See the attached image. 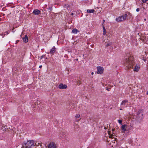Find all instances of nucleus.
Segmentation results:
<instances>
[{"label":"nucleus","instance_id":"7c9ffc66","mask_svg":"<svg viewBox=\"0 0 148 148\" xmlns=\"http://www.w3.org/2000/svg\"><path fill=\"white\" fill-rule=\"evenodd\" d=\"M122 110V109H121V108H120V110Z\"/></svg>","mask_w":148,"mask_h":148},{"label":"nucleus","instance_id":"6e6552de","mask_svg":"<svg viewBox=\"0 0 148 148\" xmlns=\"http://www.w3.org/2000/svg\"><path fill=\"white\" fill-rule=\"evenodd\" d=\"M128 102L127 100H125L123 101L121 103V105L123 107H127V103Z\"/></svg>","mask_w":148,"mask_h":148},{"label":"nucleus","instance_id":"ddd939ff","mask_svg":"<svg viewBox=\"0 0 148 148\" xmlns=\"http://www.w3.org/2000/svg\"><path fill=\"white\" fill-rule=\"evenodd\" d=\"M56 48L54 47H53V48L51 49L50 53H54L55 51Z\"/></svg>","mask_w":148,"mask_h":148},{"label":"nucleus","instance_id":"9b49d317","mask_svg":"<svg viewBox=\"0 0 148 148\" xmlns=\"http://www.w3.org/2000/svg\"><path fill=\"white\" fill-rule=\"evenodd\" d=\"M23 41L25 43L28 42V37L26 35H25L24 37H23L22 38Z\"/></svg>","mask_w":148,"mask_h":148},{"label":"nucleus","instance_id":"423d86ee","mask_svg":"<svg viewBox=\"0 0 148 148\" xmlns=\"http://www.w3.org/2000/svg\"><path fill=\"white\" fill-rule=\"evenodd\" d=\"M56 145L54 143L52 142L49 143L48 146V148H56Z\"/></svg>","mask_w":148,"mask_h":148},{"label":"nucleus","instance_id":"4468645a","mask_svg":"<svg viewBox=\"0 0 148 148\" xmlns=\"http://www.w3.org/2000/svg\"><path fill=\"white\" fill-rule=\"evenodd\" d=\"M95 12V10L93 9L92 10L88 9L87 10V12L88 13H93L94 12Z\"/></svg>","mask_w":148,"mask_h":148},{"label":"nucleus","instance_id":"c85d7f7f","mask_svg":"<svg viewBox=\"0 0 148 148\" xmlns=\"http://www.w3.org/2000/svg\"><path fill=\"white\" fill-rule=\"evenodd\" d=\"M71 15H73V13H71Z\"/></svg>","mask_w":148,"mask_h":148},{"label":"nucleus","instance_id":"1a4fd4ad","mask_svg":"<svg viewBox=\"0 0 148 148\" xmlns=\"http://www.w3.org/2000/svg\"><path fill=\"white\" fill-rule=\"evenodd\" d=\"M140 68V66L139 65L136 64L134 68L133 71L135 72L138 71Z\"/></svg>","mask_w":148,"mask_h":148},{"label":"nucleus","instance_id":"6ab92c4d","mask_svg":"<svg viewBox=\"0 0 148 148\" xmlns=\"http://www.w3.org/2000/svg\"><path fill=\"white\" fill-rule=\"evenodd\" d=\"M112 43L111 42H109L108 43H107V44L106 45V46L107 47H108V46L111 45H112Z\"/></svg>","mask_w":148,"mask_h":148},{"label":"nucleus","instance_id":"aec40b11","mask_svg":"<svg viewBox=\"0 0 148 148\" xmlns=\"http://www.w3.org/2000/svg\"><path fill=\"white\" fill-rule=\"evenodd\" d=\"M118 122L119 123H120L121 124V125H122V120H118Z\"/></svg>","mask_w":148,"mask_h":148},{"label":"nucleus","instance_id":"c756f323","mask_svg":"<svg viewBox=\"0 0 148 148\" xmlns=\"http://www.w3.org/2000/svg\"><path fill=\"white\" fill-rule=\"evenodd\" d=\"M60 137H61V138H63V137H62L61 135H60Z\"/></svg>","mask_w":148,"mask_h":148},{"label":"nucleus","instance_id":"dca6fc26","mask_svg":"<svg viewBox=\"0 0 148 148\" xmlns=\"http://www.w3.org/2000/svg\"><path fill=\"white\" fill-rule=\"evenodd\" d=\"M78 32V30L76 29H74L72 30V32L75 34H77Z\"/></svg>","mask_w":148,"mask_h":148},{"label":"nucleus","instance_id":"e433bc0d","mask_svg":"<svg viewBox=\"0 0 148 148\" xmlns=\"http://www.w3.org/2000/svg\"><path fill=\"white\" fill-rule=\"evenodd\" d=\"M63 134H64V133H62V135H63Z\"/></svg>","mask_w":148,"mask_h":148},{"label":"nucleus","instance_id":"412c9836","mask_svg":"<svg viewBox=\"0 0 148 148\" xmlns=\"http://www.w3.org/2000/svg\"><path fill=\"white\" fill-rule=\"evenodd\" d=\"M148 0H141L142 1L143 3H145L146 1H147Z\"/></svg>","mask_w":148,"mask_h":148},{"label":"nucleus","instance_id":"0eeeda50","mask_svg":"<svg viewBox=\"0 0 148 148\" xmlns=\"http://www.w3.org/2000/svg\"><path fill=\"white\" fill-rule=\"evenodd\" d=\"M58 87L60 89H65L67 88V86L66 84H61L59 85Z\"/></svg>","mask_w":148,"mask_h":148},{"label":"nucleus","instance_id":"a211bd4d","mask_svg":"<svg viewBox=\"0 0 148 148\" xmlns=\"http://www.w3.org/2000/svg\"><path fill=\"white\" fill-rule=\"evenodd\" d=\"M80 116V114H76V115L75 116V117L76 119H78L79 118Z\"/></svg>","mask_w":148,"mask_h":148},{"label":"nucleus","instance_id":"bb28decb","mask_svg":"<svg viewBox=\"0 0 148 148\" xmlns=\"http://www.w3.org/2000/svg\"><path fill=\"white\" fill-rule=\"evenodd\" d=\"M80 119H77V121H79L80 120Z\"/></svg>","mask_w":148,"mask_h":148},{"label":"nucleus","instance_id":"58836bf2","mask_svg":"<svg viewBox=\"0 0 148 148\" xmlns=\"http://www.w3.org/2000/svg\"><path fill=\"white\" fill-rule=\"evenodd\" d=\"M5 127H7L6 126H5Z\"/></svg>","mask_w":148,"mask_h":148},{"label":"nucleus","instance_id":"cd10ccee","mask_svg":"<svg viewBox=\"0 0 148 148\" xmlns=\"http://www.w3.org/2000/svg\"><path fill=\"white\" fill-rule=\"evenodd\" d=\"M103 23H104L105 22V20H103Z\"/></svg>","mask_w":148,"mask_h":148},{"label":"nucleus","instance_id":"b1692460","mask_svg":"<svg viewBox=\"0 0 148 148\" xmlns=\"http://www.w3.org/2000/svg\"><path fill=\"white\" fill-rule=\"evenodd\" d=\"M42 65H40L39 66V68H41L42 67Z\"/></svg>","mask_w":148,"mask_h":148},{"label":"nucleus","instance_id":"20e7f679","mask_svg":"<svg viewBox=\"0 0 148 148\" xmlns=\"http://www.w3.org/2000/svg\"><path fill=\"white\" fill-rule=\"evenodd\" d=\"M97 73L98 74H101L103 73L104 69L103 67L98 66L97 67Z\"/></svg>","mask_w":148,"mask_h":148},{"label":"nucleus","instance_id":"5701e85b","mask_svg":"<svg viewBox=\"0 0 148 148\" xmlns=\"http://www.w3.org/2000/svg\"><path fill=\"white\" fill-rule=\"evenodd\" d=\"M44 57V55H42V56L41 57V58H40V59H42V58H43Z\"/></svg>","mask_w":148,"mask_h":148},{"label":"nucleus","instance_id":"39448f33","mask_svg":"<svg viewBox=\"0 0 148 148\" xmlns=\"http://www.w3.org/2000/svg\"><path fill=\"white\" fill-rule=\"evenodd\" d=\"M127 125L125 124H124L122 125L121 127V132L122 133H125L126 130H127Z\"/></svg>","mask_w":148,"mask_h":148},{"label":"nucleus","instance_id":"f257e3e1","mask_svg":"<svg viewBox=\"0 0 148 148\" xmlns=\"http://www.w3.org/2000/svg\"><path fill=\"white\" fill-rule=\"evenodd\" d=\"M134 64V58L132 56H130L125 60L124 65L127 69L132 67Z\"/></svg>","mask_w":148,"mask_h":148},{"label":"nucleus","instance_id":"2f4dec72","mask_svg":"<svg viewBox=\"0 0 148 148\" xmlns=\"http://www.w3.org/2000/svg\"><path fill=\"white\" fill-rule=\"evenodd\" d=\"M147 95H148V91L147 92Z\"/></svg>","mask_w":148,"mask_h":148},{"label":"nucleus","instance_id":"f704fd0d","mask_svg":"<svg viewBox=\"0 0 148 148\" xmlns=\"http://www.w3.org/2000/svg\"><path fill=\"white\" fill-rule=\"evenodd\" d=\"M107 90H109V89H107Z\"/></svg>","mask_w":148,"mask_h":148},{"label":"nucleus","instance_id":"f8f14e48","mask_svg":"<svg viewBox=\"0 0 148 148\" xmlns=\"http://www.w3.org/2000/svg\"><path fill=\"white\" fill-rule=\"evenodd\" d=\"M108 134L109 136V137L110 138H113L114 137L113 133L111 134V132L110 131H108Z\"/></svg>","mask_w":148,"mask_h":148},{"label":"nucleus","instance_id":"2eb2a0df","mask_svg":"<svg viewBox=\"0 0 148 148\" xmlns=\"http://www.w3.org/2000/svg\"><path fill=\"white\" fill-rule=\"evenodd\" d=\"M102 26L103 28V34L104 35H105L106 34V31L103 23L102 24Z\"/></svg>","mask_w":148,"mask_h":148},{"label":"nucleus","instance_id":"393cba45","mask_svg":"<svg viewBox=\"0 0 148 148\" xmlns=\"http://www.w3.org/2000/svg\"><path fill=\"white\" fill-rule=\"evenodd\" d=\"M94 74V73L92 72V73H91V74L92 75H93Z\"/></svg>","mask_w":148,"mask_h":148},{"label":"nucleus","instance_id":"c9c22d12","mask_svg":"<svg viewBox=\"0 0 148 148\" xmlns=\"http://www.w3.org/2000/svg\"><path fill=\"white\" fill-rule=\"evenodd\" d=\"M129 14H130V16H131V15L130 14V13H129Z\"/></svg>","mask_w":148,"mask_h":148},{"label":"nucleus","instance_id":"473e14b6","mask_svg":"<svg viewBox=\"0 0 148 148\" xmlns=\"http://www.w3.org/2000/svg\"><path fill=\"white\" fill-rule=\"evenodd\" d=\"M39 148V147H35V148Z\"/></svg>","mask_w":148,"mask_h":148},{"label":"nucleus","instance_id":"ea45409f","mask_svg":"<svg viewBox=\"0 0 148 148\" xmlns=\"http://www.w3.org/2000/svg\"><path fill=\"white\" fill-rule=\"evenodd\" d=\"M21 148H22V147Z\"/></svg>","mask_w":148,"mask_h":148},{"label":"nucleus","instance_id":"9d476101","mask_svg":"<svg viewBox=\"0 0 148 148\" xmlns=\"http://www.w3.org/2000/svg\"><path fill=\"white\" fill-rule=\"evenodd\" d=\"M33 13L35 15H38L40 13V11L39 10L36 9L34 10Z\"/></svg>","mask_w":148,"mask_h":148},{"label":"nucleus","instance_id":"72a5a7b5","mask_svg":"<svg viewBox=\"0 0 148 148\" xmlns=\"http://www.w3.org/2000/svg\"><path fill=\"white\" fill-rule=\"evenodd\" d=\"M144 20H145V21H146V18L144 19Z\"/></svg>","mask_w":148,"mask_h":148},{"label":"nucleus","instance_id":"a878e982","mask_svg":"<svg viewBox=\"0 0 148 148\" xmlns=\"http://www.w3.org/2000/svg\"><path fill=\"white\" fill-rule=\"evenodd\" d=\"M114 130V129H112V132H113Z\"/></svg>","mask_w":148,"mask_h":148},{"label":"nucleus","instance_id":"f3484780","mask_svg":"<svg viewBox=\"0 0 148 148\" xmlns=\"http://www.w3.org/2000/svg\"><path fill=\"white\" fill-rule=\"evenodd\" d=\"M64 7L65 8H66L68 9L70 8L69 5L68 4L65 5Z\"/></svg>","mask_w":148,"mask_h":148},{"label":"nucleus","instance_id":"f03ea898","mask_svg":"<svg viewBox=\"0 0 148 148\" xmlns=\"http://www.w3.org/2000/svg\"><path fill=\"white\" fill-rule=\"evenodd\" d=\"M36 143L34 141L29 140L26 143H24L22 145V148H33L35 146Z\"/></svg>","mask_w":148,"mask_h":148},{"label":"nucleus","instance_id":"7ed1b4c3","mask_svg":"<svg viewBox=\"0 0 148 148\" xmlns=\"http://www.w3.org/2000/svg\"><path fill=\"white\" fill-rule=\"evenodd\" d=\"M127 16V14H125L123 16H120L116 18V21L117 22H119L124 21L126 20Z\"/></svg>","mask_w":148,"mask_h":148},{"label":"nucleus","instance_id":"4c0bfd02","mask_svg":"<svg viewBox=\"0 0 148 148\" xmlns=\"http://www.w3.org/2000/svg\"><path fill=\"white\" fill-rule=\"evenodd\" d=\"M21 36H22V34L21 35Z\"/></svg>","mask_w":148,"mask_h":148},{"label":"nucleus","instance_id":"4be33fe9","mask_svg":"<svg viewBox=\"0 0 148 148\" xmlns=\"http://www.w3.org/2000/svg\"><path fill=\"white\" fill-rule=\"evenodd\" d=\"M139 8H137L136 9V11L137 12H139Z\"/></svg>","mask_w":148,"mask_h":148}]
</instances>
